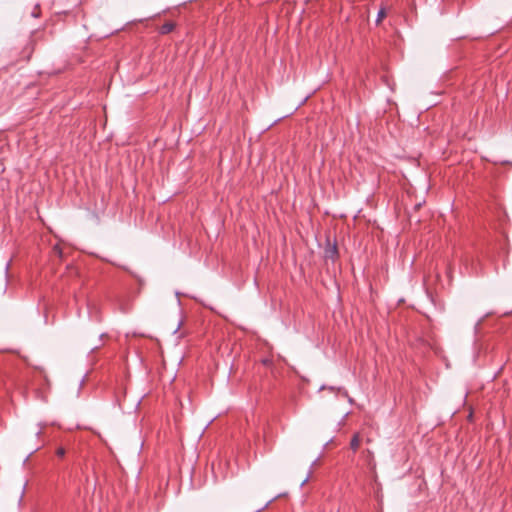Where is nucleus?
<instances>
[{"instance_id":"f257e3e1","label":"nucleus","mask_w":512,"mask_h":512,"mask_svg":"<svg viewBox=\"0 0 512 512\" xmlns=\"http://www.w3.org/2000/svg\"><path fill=\"white\" fill-rule=\"evenodd\" d=\"M338 254L336 244H331L329 241L327 243V247L325 248V258L334 260L335 256Z\"/></svg>"},{"instance_id":"f03ea898","label":"nucleus","mask_w":512,"mask_h":512,"mask_svg":"<svg viewBox=\"0 0 512 512\" xmlns=\"http://www.w3.org/2000/svg\"><path fill=\"white\" fill-rule=\"evenodd\" d=\"M174 28L175 24L173 22H166L160 27L159 33L165 35L172 32Z\"/></svg>"},{"instance_id":"7ed1b4c3","label":"nucleus","mask_w":512,"mask_h":512,"mask_svg":"<svg viewBox=\"0 0 512 512\" xmlns=\"http://www.w3.org/2000/svg\"><path fill=\"white\" fill-rule=\"evenodd\" d=\"M34 50V41L32 39H30L27 43V45L24 47L23 49V53L26 54V58L29 59L32 52Z\"/></svg>"},{"instance_id":"20e7f679","label":"nucleus","mask_w":512,"mask_h":512,"mask_svg":"<svg viewBox=\"0 0 512 512\" xmlns=\"http://www.w3.org/2000/svg\"><path fill=\"white\" fill-rule=\"evenodd\" d=\"M360 445V437L359 434L356 433L353 435L351 441H350V447L355 452L359 448Z\"/></svg>"},{"instance_id":"39448f33","label":"nucleus","mask_w":512,"mask_h":512,"mask_svg":"<svg viewBox=\"0 0 512 512\" xmlns=\"http://www.w3.org/2000/svg\"><path fill=\"white\" fill-rule=\"evenodd\" d=\"M386 8L381 7L377 13L376 24H379L386 17Z\"/></svg>"},{"instance_id":"423d86ee","label":"nucleus","mask_w":512,"mask_h":512,"mask_svg":"<svg viewBox=\"0 0 512 512\" xmlns=\"http://www.w3.org/2000/svg\"><path fill=\"white\" fill-rule=\"evenodd\" d=\"M317 461H318V458H317V459H315V460L312 462L310 469H312V467H313L314 465H316ZM311 474H312V470H310V471H309V473H308V475L306 476V478L301 482L300 487H303V486L308 482V480H309V478H310Z\"/></svg>"},{"instance_id":"0eeeda50","label":"nucleus","mask_w":512,"mask_h":512,"mask_svg":"<svg viewBox=\"0 0 512 512\" xmlns=\"http://www.w3.org/2000/svg\"><path fill=\"white\" fill-rule=\"evenodd\" d=\"M56 455H57L58 457H64V455H65V449H64V448H62V447H59V448L57 449V451H56Z\"/></svg>"},{"instance_id":"6e6552de","label":"nucleus","mask_w":512,"mask_h":512,"mask_svg":"<svg viewBox=\"0 0 512 512\" xmlns=\"http://www.w3.org/2000/svg\"><path fill=\"white\" fill-rule=\"evenodd\" d=\"M481 322H482V320L480 319V320L475 324V327H474L475 332H477V331H478V329H479V326H480Z\"/></svg>"},{"instance_id":"1a4fd4ad","label":"nucleus","mask_w":512,"mask_h":512,"mask_svg":"<svg viewBox=\"0 0 512 512\" xmlns=\"http://www.w3.org/2000/svg\"><path fill=\"white\" fill-rule=\"evenodd\" d=\"M36 10H37V7H36V8L32 11V13H31V15H32L33 17H38V16H39V14H38V12H37Z\"/></svg>"},{"instance_id":"9d476101","label":"nucleus","mask_w":512,"mask_h":512,"mask_svg":"<svg viewBox=\"0 0 512 512\" xmlns=\"http://www.w3.org/2000/svg\"><path fill=\"white\" fill-rule=\"evenodd\" d=\"M274 500V498L270 499L264 506L262 509L268 507V505Z\"/></svg>"},{"instance_id":"9b49d317","label":"nucleus","mask_w":512,"mask_h":512,"mask_svg":"<svg viewBox=\"0 0 512 512\" xmlns=\"http://www.w3.org/2000/svg\"><path fill=\"white\" fill-rule=\"evenodd\" d=\"M55 251H57L58 254L61 256V251H60V249H58V247H55Z\"/></svg>"},{"instance_id":"f8f14e48","label":"nucleus","mask_w":512,"mask_h":512,"mask_svg":"<svg viewBox=\"0 0 512 512\" xmlns=\"http://www.w3.org/2000/svg\"><path fill=\"white\" fill-rule=\"evenodd\" d=\"M328 389H329V390H331V391H334V390H335V387L330 386V387H328Z\"/></svg>"}]
</instances>
